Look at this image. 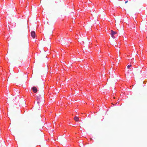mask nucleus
Returning <instances> with one entry per match:
<instances>
[{
  "instance_id": "obj_1",
  "label": "nucleus",
  "mask_w": 147,
  "mask_h": 147,
  "mask_svg": "<svg viewBox=\"0 0 147 147\" xmlns=\"http://www.w3.org/2000/svg\"><path fill=\"white\" fill-rule=\"evenodd\" d=\"M117 34V32L115 31H114L113 30H111V36L113 38H114L115 37L114 35Z\"/></svg>"
},
{
  "instance_id": "obj_2",
  "label": "nucleus",
  "mask_w": 147,
  "mask_h": 147,
  "mask_svg": "<svg viewBox=\"0 0 147 147\" xmlns=\"http://www.w3.org/2000/svg\"><path fill=\"white\" fill-rule=\"evenodd\" d=\"M32 89L34 93H36L37 92V90L36 88L35 87H33L32 88Z\"/></svg>"
},
{
  "instance_id": "obj_3",
  "label": "nucleus",
  "mask_w": 147,
  "mask_h": 147,
  "mask_svg": "<svg viewBox=\"0 0 147 147\" xmlns=\"http://www.w3.org/2000/svg\"><path fill=\"white\" fill-rule=\"evenodd\" d=\"M32 37L34 38L35 37V33L34 31H32L31 33Z\"/></svg>"
},
{
  "instance_id": "obj_4",
  "label": "nucleus",
  "mask_w": 147,
  "mask_h": 147,
  "mask_svg": "<svg viewBox=\"0 0 147 147\" xmlns=\"http://www.w3.org/2000/svg\"><path fill=\"white\" fill-rule=\"evenodd\" d=\"M74 119L76 121H79V118L77 116H75L74 117Z\"/></svg>"
},
{
  "instance_id": "obj_5",
  "label": "nucleus",
  "mask_w": 147,
  "mask_h": 147,
  "mask_svg": "<svg viewBox=\"0 0 147 147\" xmlns=\"http://www.w3.org/2000/svg\"><path fill=\"white\" fill-rule=\"evenodd\" d=\"M131 66V65H128L127 66V67L128 69L129 68H130V67Z\"/></svg>"
},
{
  "instance_id": "obj_6",
  "label": "nucleus",
  "mask_w": 147,
  "mask_h": 147,
  "mask_svg": "<svg viewBox=\"0 0 147 147\" xmlns=\"http://www.w3.org/2000/svg\"><path fill=\"white\" fill-rule=\"evenodd\" d=\"M128 2V1H125V3H126Z\"/></svg>"
}]
</instances>
